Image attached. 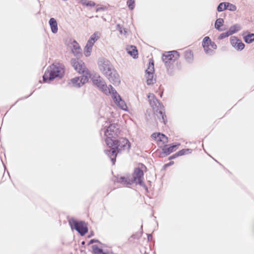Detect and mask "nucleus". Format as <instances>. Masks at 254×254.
<instances>
[{"mask_svg": "<svg viewBox=\"0 0 254 254\" xmlns=\"http://www.w3.org/2000/svg\"><path fill=\"white\" fill-rule=\"evenodd\" d=\"M226 2H221L217 6V10L219 12L222 11L227 8Z\"/></svg>", "mask_w": 254, "mask_h": 254, "instance_id": "nucleus-31", "label": "nucleus"}, {"mask_svg": "<svg viewBox=\"0 0 254 254\" xmlns=\"http://www.w3.org/2000/svg\"><path fill=\"white\" fill-rule=\"evenodd\" d=\"M180 145V143H177L175 145H172L170 146L169 147H167L165 146L163 148V152L166 155H169L170 153L174 151Z\"/></svg>", "mask_w": 254, "mask_h": 254, "instance_id": "nucleus-19", "label": "nucleus"}, {"mask_svg": "<svg viewBox=\"0 0 254 254\" xmlns=\"http://www.w3.org/2000/svg\"><path fill=\"white\" fill-rule=\"evenodd\" d=\"M94 243H100V242L98 240H96V239H92L89 241V245L93 244Z\"/></svg>", "mask_w": 254, "mask_h": 254, "instance_id": "nucleus-43", "label": "nucleus"}, {"mask_svg": "<svg viewBox=\"0 0 254 254\" xmlns=\"http://www.w3.org/2000/svg\"><path fill=\"white\" fill-rule=\"evenodd\" d=\"M154 65L153 60L150 59L149 65L147 69L146 70V73H154Z\"/></svg>", "mask_w": 254, "mask_h": 254, "instance_id": "nucleus-25", "label": "nucleus"}, {"mask_svg": "<svg viewBox=\"0 0 254 254\" xmlns=\"http://www.w3.org/2000/svg\"><path fill=\"white\" fill-rule=\"evenodd\" d=\"M230 35V34L229 32L228 31H227L226 32H224V33H221L219 35V36L218 37V39H223L224 38H225L228 37Z\"/></svg>", "mask_w": 254, "mask_h": 254, "instance_id": "nucleus-38", "label": "nucleus"}, {"mask_svg": "<svg viewBox=\"0 0 254 254\" xmlns=\"http://www.w3.org/2000/svg\"><path fill=\"white\" fill-rule=\"evenodd\" d=\"M65 45L68 48H80L78 43L71 38H67L64 40Z\"/></svg>", "mask_w": 254, "mask_h": 254, "instance_id": "nucleus-17", "label": "nucleus"}, {"mask_svg": "<svg viewBox=\"0 0 254 254\" xmlns=\"http://www.w3.org/2000/svg\"><path fill=\"white\" fill-rule=\"evenodd\" d=\"M112 91V92L110 94L112 95V97L114 100V102L121 109L123 110H126L127 106L125 103V102L122 99L121 96L117 92L115 89Z\"/></svg>", "mask_w": 254, "mask_h": 254, "instance_id": "nucleus-10", "label": "nucleus"}, {"mask_svg": "<svg viewBox=\"0 0 254 254\" xmlns=\"http://www.w3.org/2000/svg\"><path fill=\"white\" fill-rule=\"evenodd\" d=\"M100 33L96 32L91 35L84 48H92L94 43L99 38Z\"/></svg>", "mask_w": 254, "mask_h": 254, "instance_id": "nucleus-15", "label": "nucleus"}, {"mask_svg": "<svg viewBox=\"0 0 254 254\" xmlns=\"http://www.w3.org/2000/svg\"><path fill=\"white\" fill-rule=\"evenodd\" d=\"M179 57V54L177 51H172L167 52L163 54L162 59L164 63H167L172 61H174L178 59Z\"/></svg>", "mask_w": 254, "mask_h": 254, "instance_id": "nucleus-12", "label": "nucleus"}, {"mask_svg": "<svg viewBox=\"0 0 254 254\" xmlns=\"http://www.w3.org/2000/svg\"><path fill=\"white\" fill-rule=\"evenodd\" d=\"M127 4L130 9H133L134 7V0H128Z\"/></svg>", "mask_w": 254, "mask_h": 254, "instance_id": "nucleus-37", "label": "nucleus"}, {"mask_svg": "<svg viewBox=\"0 0 254 254\" xmlns=\"http://www.w3.org/2000/svg\"><path fill=\"white\" fill-rule=\"evenodd\" d=\"M231 44L234 48H244L245 44L236 37L232 36L230 38Z\"/></svg>", "mask_w": 254, "mask_h": 254, "instance_id": "nucleus-16", "label": "nucleus"}, {"mask_svg": "<svg viewBox=\"0 0 254 254\" xmlns=\"http://www.w3.org/2000/svg\"><path fill=\"white\" fill-rule=\"evenodd\" d=\"M185 59L189 63H191L193 60V55L190 50H187L184 55Z\"/></svg>", "mask_w": 254, "mask_h": 254, "instance_id": "nucleus-21", "label": "nucleus"}, {"mask_svg": "<svg viewBox=\"0 0 254 254\" xmlns=\"http://www.w3.org/2000/svg\"><path fill=\"white\" fill-rule=\"evenodd\" d=\"M117 182L126 186L133 184L131 179H129L125 177H121L117 179Z\"/></svg>", "mask_w": 254, "mask_h": 254, "instance_id": "nucleus-22", "label": "nucleus"}, {"mask_svg": "<svg viewBox=\"0 0 254 254\" xmlns=\"http://www.w3.org/2000/svg\"><path fill=\"white\" fill-rule=\"evenodd\" d=\"M116 29L119 31L121 34L126 35L127 34V30L120 24L117 25Z\"/></svg>", "mask_w": 254, "mask_h": 254, "instance_id": "nucleus-30", "label": "nucleus"}, {"mask_svg": "<svg viewBox=\"0 0 254 254\" xmlns=\"http://www.w3.org/2000/svg\"><path fill=\"white\" fill-rule=\"evenodd\" d=\"M71 63L75 70L79 73H82V75L71 79L69 83L73 87H80L88 81L89 78L91 77V74L88 69L85 67L84 63L78 58L72 59Z\"/></svg>", "mask_w": 254, "mask_h": 254, "instance_id": "nucleus-1", "label": "nucleus"}, {"mask_svg": "<svg viewBox=\"0 0 254 254\" xmlns=\"http://www.w3.org/2000/svg\"><path fill=\"white\" fill-rule=\"evenodd\" d=\"M110 149L105 150V153L111 159L113 164H115L117 154L123 150L128 151L130 147V143L126 138L119 139H115V143L113 145L108 146Z\"/></svg>", "mask_w": 254, "mask_h": 254, "instance_id": "nucleus-2", "label": "nucleus"}, {"mask_svg": "<svg viewBox=\"0 0 254 254\" xmlns=\"http://www.w3.org/2000/svg\"><path fill=\"white\" fill-rule=\"evenodd\" d=\"M205 53L208 55H212L214 53L213 49H204Z\"/></svg>", "mask_w": 254, "mask_h": 254, "instance_id": "nucleus-39", "label": "nucleus"}, {"mask_svg": "<svg viewBox=\"0 0 254 254\" xmlns=\"http://www.w3.org/2000/svg\"><path fill=\"white\" fill-rule=\"evenodd\" d=\"M191 150L190 149H183L178 152L179 156H183L186 154H189L191 153Z\"/></svg>", "mask_w": 254, "mask_h": 254, "instance_id": "nucleus-34", "label": "nucleus"}, {"mask_svg": "<svg viewBox=\"0 0 254 254\" xmlns=\"http://www.w3.org/2000/svg\"><path fill=\"white\" fill-rule=\"evenodd\" d=\"M64 73V70L62 64L59 63L53 64L45 72L43 76V81L49 82L53 80L56 77L61 78Z\"/></svg>", "mask_w": 254, "mask_h": 254, "instance_id": "nucleus-3", "label": "nucleus"}, {"mask_svg": "<svg viewBox=\"0 0 254 254\" xmlns=\"http://www.w3.org/2000/svg\"><path fill=\"white\" fill-rule=\"evenodd\" d=\"M151 136L157 141L163 142V143H165L168 141V138L163 133H153L151 135Z\"/></svg>", "mask_w": 254, "mask_h": 254, "instance_id": "nucleus-18", "label": "nucleus"}, {"mask_svg": "<svg viewBox=\"0 0 254 254\" xmlns=\"http://www.w3.org/2000/svg\"><path fill=\"white\" fill-rule=\"evenodd\" d=\"M240 26L238 25H235L232 26H231L229 30V32L231 35L236 33V32L240 30Z\"/></svg>", "mask_w": 254, "mask_h": 254, "instance_id": "nucleus-29", "label": "nucleus"}, {"mask_svg": "<svg viewBox=\"0 0 254 254\" xmlns=\"http://www.w3.org/2000/svg\"><path fill=\"white\" fill-rule=\"evenodd\" d=\"M82 49H71L72 53L77 57H80L82 55Z\"/></svg>", "mask_w": 254, "mask_h": 254, "instance_id": "nucleus-33", "label": "nucleus"}, {"mask_svg": "<svg viewBox=\"0 0 254 254\" xmlns=\"http://www.w3.org/2000/svg\"><path fill=\"white\" fill-rule=\"evenodd\" d=\"M226 4H227L226 5L227 6V9H229L230 11H235L236 10L237 7L235 5L233 4L232 3H230L229 2H226Z\"/></svg>", "mask_w": 254, "mask_h": 254, "instance_id": "nucleus-36", "label": "nucleus"}, {"mask_svg": "<svg viewBox=\"0 0 254 254\" xmlns=\"http://www.w3.org/2000/svg\"><path fill=\"white\" fill-rule=\"evenodd\" d=\"M224 20L222 18H218L215 23V27L216 29L219 30L220 27L222 25Z\"/></svg>", "mask_w": 254, "mask_h": 254, "instance_id": "nucleus-32", "label": "nucleus"}, {"mask_svg": "<svg viewBox=\"0 0 254 254\" xmlns=\"http://www.w3.org/2000/svg\"><path fill=\"white\" fill-rule=\"evenodd\" d=\"M143 175L144 174L142 170L138 168H136L134 170L132 178L131 179L132 183L139 184L141 186H143Z\"/></svg>", "mask_w": 254, "mask_h": 254, "instance_id": "nucleus-11", "label": "nucleus"}, {"mask_svg": "<svg viewBox=\"0 0 254 254\" xmlns=\"http://www.w3.org/2000/svg\"><path fill=\"white\" fill-rule=\"evenodd\" d=\"M90 77L94 84L105 94H110L112 92L111 90L114 89L112 85L107 86L104 79L99 75L95 74Z\"/></svg>", "mask_w": 254, "mask_h": 254, "instance_id": "nucleus-6", "label": "nucleus"}, {"mask_svg": "<svg viewBox=\"0 0 254 254\" xmlns=\"http://www.w3.org/2000/svg\"><path fill=\"white\" fill-rule=\"evenodd\" d=\"M92 249L93 253L95 254H106L103 252L102 249L99 248L97 245H94L92 246Z\"/></svg>", "mask_w": 254, "mask_h": 254, "instance_id": "nucleus-28", "label": "nucleus"}, {"mask_svg": "<svg viewBox=\"0 0 254 254\" xmlns=\"http://www.w3.org/2000/svg\"><path fill=\"white\" fill-rule=\"evenodd\" d=\"M146 82L148 85H151L153 84L155 79L153 78V73H146Z\"/></svg>", "mask_w": 254, "mask_h": 254, "instance_id": "nucleus-27", "label": "nucleus"}, {"mask_svg": "<svg viewBox=\"0 0 254 254\" xmlns=\"http://www.w3.org/2000/svg\"><path fill=\"white\" fill-rule=\"evenodd\" d=\"M214 44V43H212L210 38L207 36L204 37L202 42L203 48H208L209 46L213 47Z\"/></svg>", "mask_w": 254, "mask_h": 254, "instance_id": "nucleus-23", "label": "nucleus"}, {"mask_svg": "<svg viewBox=\"0 0 254 254\" xmlns=\"http://www.w3.org/2000/svg\"><path fill=\"white\" fill-rule=\"evenodd\" d=\"M148 98L149 99L150 104L154 110L158 109L163 106L159 100L155 97L153 94H149L148 96Z\"/></svg>", "mask_w": 254, "mask_h": 254, "instance_id": "nucleus-13", "label": "nucleus"}, {"mask_svg": "<svg viewBox=\"0 0 254 254\" xmlns=\"http://www.w3.org/2000/svg\"><path fill=\"white\" fill-rule=\"evenodd\" d=\"M156 114L160 122L166 124L167 122V117L165 115L164 106L156 110Z\"/></svg>", "mask_w": 254, "mask_h": 254, "instance_id": "nucleus-14", "label": "nucleus"}, {"mask_svg": "<svg viewBox=\"0 0 254 254\" xmlns=\"http://www.w3.org/2000/svg\"><path fill=\"white\" fill-rule=\"evenodd\" d=\"M120 126L117 124H111L104 130L105 135L107 137L105 142L107 146L113 145L115 143V138L120 133Z\"/></svg>", "mask_w": 254, "mask_h": 254, "instance_id": "nucleus-5", "label": "nucleus"}, {"mask_svg": "<svg viewBox=\"0 0 254 254\" xmlns=\"http://www.w3.org/2000/svg\"><path fill=\"white\" fill-rule=\"evenodd\" d=\"M243 49H242V48H241V49H237V50H238V51H241L242 50H243Z\"/></svg>", "mask_w": 254, "mask_h": 254, "instance_id": "nucleus-46", "label": "nucleus"}, {"mask_svg": "<svg viewBox=\"0 0 254 254\" xmlns=\"http://www.w3.org/2000/svg\"><path fill=\"white\" fill-rule=\"evenodd\" d=\"M92 52V49H86L84 51V55L86 57H89Z\"/></svg>", "mask_w": 254, "mask_h": 254, "instance_id": "nucleus-40", "label": "nucleus"}, {"mask_svg": "<svg viewBox=\"0 0 254 254\" xmlns=\"http://www.w3.org/2000/svg\"><path fill=\"white\" fill-rule=\"evenodd\" d=\"M98 66L100 71L104 75L114 68L111 63L107 59L101 57L98 60Z\"/></svg>", "mask_w": 254, "mask_h": 254, "instance_id": "nucleus-8", "label": "nucleus"}, {"mask_svg": "<svg viewBox=\"0 0 254 254\" xmlns=\"http://www.w3.org/2000/svg\"><path fill=\"white\" fill-rule=\"evenodd\" d=\"M84 244H85V242L83 241V242H82V245H84Z\"/></svg>", "mask_w": 254, "mask_h": 254, "instance_id": "nucleus-47", "label": "nucleus"}, {"mask_svg": "<svg viewBox=\"0 0 254 254\" xmlns=\"http://www.w3.org/2000/svg\"><path fill=\"white\" fill-rule=\"evenodd\" d=\"M244 41L247 43H251L254 41V34L249 33L244 37Z\"/></svg>", "mask_w": 254, "mask_h": 254, "instance_id": "nucleus-26", "label": "nucleus"}, {"mask_svg": "<svg viewBox=\"0 0 254 254\" xmlns=\"http://www.w3.org/2000/svg\"><path fill=\"white\" fill-rule=\"evenodd\" d=\"M49 24L51 29L52 32L55 34L57 33L58 30V23L56 20L54 18H51L49 20Z\"/></svg>", "mask_w": 254, "mask_h": 254, "instance_id": "nucleus-20", "label": "nucleus"}, {"mask_svg": "<svg viewBox=\"0 0 254 254\" xmlns=\"http://www.w3.org/2000/svg\"><path fill=\"white\" fill-rule=\"evenodd\" d=\"M64 73V70L62 64L59 63L53 64L45 72L43 76V81L49 82L53 80L56 77L61 78Z\"/></svg>", "mask_w": 254, "mask_h": 254, "instance_id": "nucleus-4", "label": "nucleus"}, {"mask_svg": "<svg viewBox=\"0 0 254 254\" xmlns=\"http://www.w3.org/2000/svg\"><path fill=\"white\" fill-rule=\"evenodd\" d=\"M179 154L178 153V152L177 153H176L175 154H173V155L169 157V160H172V159H174L178 157H179Z\"/></svg>", "mask_w": 254, "mask_h": 254, "instance_id": "nucleus-41", "label": "nucleus"}, {"mask_svg": "<svg viewBox=\"0 0 254 254\" xmlns=\"http://www.w3.org/2000/svg\"><path fill=\"white\" fill-rule=\"evenodd\" d=\"M174 161H171L169 163L165 164L164 166V168H166L168 167H169V166L172 165L173 164H174Z\"/></svg>", "mask_w": 254, "mask_h": 254, "instance_id": "nucleus-42", "label": "nucleus"}, {"mask_svg": "<svg viewBox=\"0 0 254 254\" xmlns=\"http://www.w3.org/2000/svg\"><path fill=\"white\" fill-rule=\"evenodd\" d=\"M81 2L82 4L89 6H94L95 5V2L92 1L81 0Z\"/></svg>", "mask_w": 254, "mask_h": 254, "instance_id": "nucleus-35", "label": "nucleus"}, {"mask_svg": "<svg viewBox=\"0 0 254 254\" xmlns=\"http://www.w3.org/2000/svg\"><path fill=\"white\" fill-rule=\"evenodd\" d=\"M130 48H136L135 46H133V45H131L130 46Z\"/></svg>", "mask_w": 254, "mask_h": 254, "instance_id": "nucleus-45", "label": "nucleus"}, {"mask_svg": "<svg viewBox=\"0 0 254 254\" xmlns=\"http://www.w3.org/2000/svg\"><path fill=\"white\" fill-rule=\"evenodd\" d=\"M151 237H152V236H151V234H149V235H148V240H149V239H150V238H151Z\"/></svg>", "mask_w": 254, "mask_h": 254, "instance_id": "nucleus-44", "label": "nucleus"}, {"mask_svg": "<svg viewBox=\"0 0 254 254\" xmlns=\"http://www.w3.org/2000/svg\"><path fill=\"white\" fill-rule=\"evenodd\" d=\"M104 75L114 85H118L120 83V76L115 68H113L111 71L107 72Z\"/></svg>", "mask_w": 254, "mask_h": 254, "instance_id": "nucleus-9", "label": "nucleus"}, {"mask_svg": "<svg viewBox=\"0 0 254 254\" xmlns=\"http://www.w3.org/2000/svg\"><path fill=\"white\" fill-rule=\"evenodd\" d=\"M69 224L72 229H74L81 236H84L88 232V228L84 221H77L74 219L69 220Z\"/></svg>", "mask_w": 254, "mask_h": 254, "instance_id": "nucleus-7", "label": "nucleus"}, {"mask_svg": "<svg viewBox=\"0 0 254 254\" xmlns=\"http://www.w3.org/2000/svg\"><path fill=\"white\" fill-rule=\"evenodd\" d=\"M127 53L134 59L138 58V53L137 49H126Z\"/></svg>", "mask_w": 254, "mask_h": 254, "instance_id": "nucleus-24", "label": "nucleus"}]
</instances>
